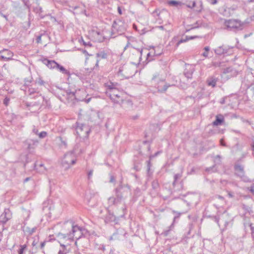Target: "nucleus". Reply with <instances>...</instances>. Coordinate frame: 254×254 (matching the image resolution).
Instances as JSON below:
<instances>
[{"label":"nucleus","mask_w":254,"mask_h":254,"mask_svg":"<svg viewBox=\"0 0 254 254\" xmlns=\"http://www.w3.org/2000/svg\"><path fill=\"white\" fill-rule=\"evenodd\" d=\"M83 230L82 227L74 225L72 222L67 221L64 224L63 232L58 233L57 237L60 239H63L65 240H72L75 237L76 240H78L83 235Z\"/></svg>","instance_id":"obj_1"},{"label":"nucleus","mask_w":254,"mask_h":254,"mask_svg":"<svg viewBox=\"0 0 254 254\" xmlns=\"http://www.w3.org/2000/svg\"><path fill=\"white\" fill-rule=\"evenodd\" d=\"M116 197H110L108 199L110 205H116L127 198L131 194V190L128 185L120 184L115 190Z\"/></svg>","instance_id":"obj_2"},{"label":"nucleus","mask_w":254,"mask_h":254,"mask_svg":"<svg viewBox=\"0 0 254 254\" xmlns=\"http://www.w3.org/2000/svg\"><path fill=\"white\" fill-rule=\"evenodd\" d=\"M108 55L104 51H100L96 54L95 57H92L91 59L86 58L85 63L91 65L90 68H87L89 72L91 71H98L99 69V63L102 59H106Z\"/></svg>","instance_id":"obj_3"},{"label":"nucleus","mask_w":254,"mask_h":254,"mask_svg":"<svg viewBox=\"0 0 254 254\" xmlns=\"http://www.w3.org/2000/svg\"><path fill=\"white\" fill-rule=\"evenodd\" d=\"M234 169L235 176L240 178L245 182H251L250 179L246 175L244 165L239 163H236L234 166Z\"/></svg>","instance_id":"obj_4"},{"label":"nucleus","mask_w":254,"mask_h":254,"mask_svg":"<svg viewBox=\"0 0 254 254\" xmlns=\"http://www.w3.org/2000/svg\"><path fill=\"white\" fill-rule=\"evenodd\" d=\"M106 94L110 97L111 100L115 103H119L123 100L121 94V93L115 88L109 86V90Z\"/></svg>","instance_id":"obj_5"},{"label":"nucleus","mask_w":254,"mask_h":254,"mask_svg":"<svg viewBox=\"0 0 254 254\" xmlns=\"http://www.w3.org/2000/svg\"><path fill=\"white\" fill-rule=\"evenodd\" d=\"M76 159L74 156V154L70 152L66 153L63 158L62 162V164L65 169H67L70 167V166L75 163Z\"/></svg>","instance_id":"obj_6"},{"label":"nucleus","mask_w":254,"mask_h":254,"mask_svg":"<svg viewBox=\"0 0 254 254\" xmlns=\"http://www.w3.org/2000/svg\"><path fill=\"white\" fill-rule=\"evenodd\" d=\"M127 29V24L125 22L121 20L117 19L114 21L112 25V31L117 32L121 35L125 32Z\"/></svg>","instance_id":"obj_7"},{"label":"nucleus","mask_w":254,"mask_h":254,"mask_svg":"<svg viewBox=\"0 0 254 254\" xmlns=\"http://www.w3.org/2000/svg\"><path fill=\"white\" fill-rule=\"evenodd\" d=\"M225 25L230 30H239L243 29V24L238 20L230 19L225 22Z\"/></svg>","instance_id":"obj_8"},{"label":"nucleus","mask_w":254,"mask_h":254,"mask_svg":"<svg viewBox=\"0 0 254 254\" xmlns=\"http://www.w3.org/2000/svg\"><path fill=\"white\" fill-rule=\"evenodd\" d=\"M233 47L226 45L219 46L214 50L215 53L217 55H230L232 54Z\"/></svg>","instance_id":"obj_9"},{"label":"nucleus","mask_w":254,"mask_h":254,"mask_svg":"<svg viewBox=\"0 0 254 254\" xmlns=\"http://www.w3.org/2000/svg\"><path fill=\"white\" fill-rule=\"evenodd\" d=\"M76 124V130L77 134L79 136L82 135L84 137H87L90 132L88 127L83 124H79L78 122Z\"/></svg>","instance_id":"obj_10"},{"label":"nucleus","mask_w":254,"mask_h":254,"mask_svg":"<svg viewBox=\"0 0 254 254\" xmlns=\"http://www.w3.org/2000/svg\"><path fill=\"white\" fill-rule=\"evenodd\" d=\"M13 53L7 50L4 49L0 51V60L3 61H9L12 60Z\"/></svg>","instance_id":"obj_11"},{"label":"nucleus","mask_w":254,"mask_h":254,"mask_svg":"<svg viewBox=\"0 0 254 254\" xmlns=\"http://www.w3.org/2000/svg\"><path fill=\"white\" fill-rule=\"evenodd\" d=\"M12 214L9 209H5L3 212L0 216V222L2 224L6 223L11 218Z\"/></svg>","instance_id":"obj_12"},{"label":"nucleus","mask_w":254,"mask_h":254,"mask_svg":"<svg viewBox=\"0 0 254 254\" xmlns=\"http://www.w3.org/2000/svg\"><path fill=\"white\" fill-rule=\"evenodd\" d=\"M215 164L210 167L206 168L205 169V171L208 173L211 172H216L217 171V169L216 168V166L217 164H219L221 163V157L219 155H217L215 157L214 160Z\"/></svg>","instance_id":"obj_13"},{"label":"nucleus","mask_w":254,"mask_h":254,"mask_svg":"<svg viewBox=\"0 0 254 254\" xmlns=\"http://www.w3.org/2000/svg\"><path fill=\"white\" fill-rule=\"evenodd\" d=\"M194 71V68L191 65H188L184 71V75L188 79H191L192 75Z\"/></svg>","instance_id":"obj_14"},{"label":"nucleus","mask_w":254,"mask_h":254,"mask_svg":"<svg viewBox=\"0 0 254 254\" xmlns=\"http://www.w3.org/2000/svg\"><path fill=\"white\" fill-rule=\"evenodd\" d=\"M43 63L46 64L49 68L56 69L58 65V63L54 60H49L48 59H44L43 61Z\"/></svg>","instance_id":"obj_15"},{"label":"nucleus","mask_w":254,"mask_h":254,"mask_svg":"<svg viewBox=\"0 0 254 254\" xmlns=\"http://www.w3.org/2000/svg\"><path fill=\"white\" fill-rule=\"evenodd\" d=\"M125 234V233L122 230H118L110 237V240H120L124 237Z\"/></svg>","instance_id":"obj_16"},{"label":"nucleus","mask_w":254,"mask_h":254,"mask_svg":"<svg viewBox=\"0 0 254 254\" xmlns=\"http://www.w3.org/2000/svg\"><path fill=\"white\" fill-rule=\"evenodd\" d=\"M224 122V118L221 115L216 116L215 120L212 123L214 126L221 125Z\"/></svg>","instance_id":"obj_17"},{"label":"nucleus","mask_w":254,"mask_h":254,"mask_svg":"<svg viewBox=\"0 0 254 254\" xmlns=\"http://www.w3.org/2000/svg\"><path fill=\"white\" fill-rule=\"evenodd\" d=\"M218 80V78L214 76H210L207 79V84L209 86H211L212 87H214L216 86V84Z\"/></svg>","instance_id":"obj_18"},{"label":"nucleus","mask_w":254,"mask_h":254,"mask_svg":"<svg viewBox=\"0 0 254 254\" xmlns=\"http://www.w3.org/2000/svg\"><path fill=\"white\" fill-rule=\"evenodd\" d=\"M34 168L41 173H44L46 171V168L44 166V164L42 163L38 164V163H35L34 164Z\"/></svg>","instance_id":"obj_19"},{"label":"nucleus","mask_w":254,"mask_h":254,"mask_svg":"<svg viewBox=\"0 0 254 254\" xmlns=\"http://www.w3.org/2000/svg\"><path fill=\"white\" fill-rule=\"evenodd\" d=\"M33 11L36 13H38L41 18H43L45 16V15L42 14L43 10L42 8L39 6V3L37 4L36 7L33 8Z\"/></svg>","instance_id":"obj_20"},{"label":"nucleus","mask_w":254,"mask_h":254,"mask_svg":"<svg viewBox=\"0 0 254 254\" xmlns=\"http://www.w3.org/2000/svg\"><path fill=\"white\" fill-rule=\"evenodd\" d=\"M56 69H58L60 72L63 73V74L66 75H69V72L67 69H66L63 66L61 65L58 63V65L56 67Z\"/></svg>","instance_id":"obj_21"},{"label":"nucleus","mask_w":254,"mask_h":254,"mask_svg":"<svg viewBox=\"0 0 254 254\" xmlns=\"http://www.w3.org/2000/svg\"><path fill=\"white\" fill-rule=\"evenodd\" d=\"M167 3L170 6L178 7L181 5L182 2L175 0H169L167 1Z\"/></svg>","instance_id":"obj_22"},{"label":"nucleus","mask_w":254,"mask_h":254,"mask_svg":"<svg viewBox=\"0 0 254 254\" xmlns=\"http://www.w3.org/2000/svg\"><path fill=\"white\" fill-rule=\"evenodd\" d=\"M161 54L160 53H156L155 51H154L153 53L149 52L147 54V60L148 61V62L151 61L153 60L154 59L152 58L154 56H159Z\"/></svg>","instance_id":"obj_23"},{"label":"nucleus","mask_w":254,"mask_h":254,"mask_svg":"<svg viewBox=\"0 0 254 254\" xmlns=\"http://www.w3.org/2000/svg\"><path fill=\"white\" fill-rule=\"evenodd\" d=\"M171 85L170 84H165L164 85L163 87L162 88L160 85H157L156 86L158 89V91L160 92H164L167 90L168 88L170 87Z\"/></svg>","instance_id":"obj_24"},{"label":"nucleus","mask_w":254,"mask_h":254,"mask_svg":"<svg viewBox=\"0 0 254 254\" xmlns=\"http://www.w3.org/2000/svg\"><path fill=\"white\" fill-rule=\"evenodd\" d=\"M27 143L28 144V148L29 149H31L33 148L32 145L37 144L38 143V141L37 140L29 139L27 140Z\"/></svg>","instance_id":"obj_25"},{"label":"nucleus","mask_w":254,"mask_h":254,"mask_svg":"<svg viewBox=\"0 0 254 254\" xmlns=\"http://www.w3.org/2000/svg\"><path fill=\"white\" fill-rule=\"evenodd\" d=\"M152 81L156 82H158L159 81L161 82H163V79H161V78L159 77V74L158 73H156L153 76L152 78Z\"/></svg>","instance_id":"obj_26"},{"label":"nucleus","mask_w":254,"mask_h":254,"mask_svg":"<svg viewBox=\"0 0 254 254\" xmlns=\"http://www.w3.org/2000/svg\"><path fill=\"white\" fill-rule=\"evenodd\" d=\"M37 230V227H34L32 228H30L29 227H26L25 229V231L30 235H32Z\"/></svg>","instance_id":"obj_27"},{"label":"nucleus","mask_w":254,"mask_h":254,"mask_svg":"<svg viewBox=\"0 0 254 254\" xmlns=\"http://www.w3.org/2000/svg\"><path fill=\"white\" fill-rule=\"evenodd\" d=\"M35 83L40 86H45L46 83L42 79L41 77H39L36 79Z\"/></svg>","instance_id":"obj_28"},{"label":"nucleus","mask_w":254,"mask_h":254,"mask_svg":"<svg viewBox=\"0 0 254 254\" xmlns=\"http://www.w3.org/2000/svg\"><path fill=\"white\" fill-rule=\"evenodd\" d=\"M181 177H182L181 174H176L174 175V181L173 183V185L174 188L176 187V185L177 183V180L180 179Z\"/></svg>","instance_id":"obj_29"},{"label":"nucleus","mask_w":254,"mask_h":254,"mask_svg":"<svg viewBox=\"0 0 254 254\" xmlns=\"http://www.w3.org/2000/svg\"><path fill=\"white\" fill-rule=\"evenodd\" d=\"M27 246L26 245H20V249L18 250V254H23Z\"/></svg>","instance_id":"obj_30"},{"label":"nucleus","mask_w":254,"mask_h":254,"mask_svg":"<svg viewBox=\"0 0 254 254\" xmlns=\"http://www.w3.org/2000/svg\"><path fill=\"white\" fill-rule=\"evenodd\" d=\"M60 140L61 142L60 144L61 147H64V148H66L67 147L66 140L65 139H64L62 137H60Z\"/></svg>","instance_id":"obj_31"},{"label":"nucleus","mask_w":254,"mask_h":254,"mask_svg":"<svg viewBox=\"0 0 254 254\" xmlns=\"http://www.w3.org/2000/svg\"><path fill=\"white\" fill-rule=\"evenodd\" d=\"M188 41V39H187L186 38L185 39H181V40H179L177 43L176 44L175 48H177L180 44L184 42H186Z\"/></svg>","instance_id":"obj_32"},{"label":"nucleus","mask_w":254,"mask_h":254,"mask_svg":"<svg viewBox=\"0 0 254 254\" xmlns=\"http://www.w3.org/2000/svg\"><path fill=\"white\" fill-rule=\"evenodd\" d=\"M147 166V174L149 176H150L152 173L150 172V167H151V163L150 160H148L146 161Z\"/></svg>","instance_id":"obj_33"},{"label":"nucleus","mask_w":254,"mask_h":254,"mask_svg":"<svg viewBox=\"0 0 254 254\" xmlns=\"http://www.w3.org/2000/svg\"><path fill=\"white\" fill-rule=\"evenodd\" d=\"M47 134H48V133H47V132L46 131H43L41 132L40 133H38V135L39 138H44L46 136H47Z\"/></svg>","instance_id":"obj_34"},{"label":"nucleus","mask_w":254,"mask_h":254,"mask_svg":"<svg viewBox=\"0 0 254 254\" xmlns=\"http://www.w3.org/2000/svg\"><path fill=\"white\" fill-rule=\"evenodd\" d=\"M93 174V170L91 169L87 172V179L88 181H90L92 178Z\"/></svg>","instance_id":"obj_35"},{"label":"nucleus","mask_w":254,"mask_h":254,"mask_svg":"<svg viewBox=\"0 0 254 254\" xmlns=\"http://www.w3.org/2000/svg\"><path fill=\"white\" fill-rule=\"evenodd\" d=\"M133 169L134 170H135L136 171H138L140 170L141 169V166H140V164L139 163H137V164H135L134 165V167H133Z\"/></svg>","instance_id":"obj_36"},{"label":"nucleus","mask_w":254,"mask_h":254,"mask_svg":"<svg viewBox=\"0 0 254 254\" xmlns=\"http://www.w3.org/2000/svg\"><path fill=\"white\" fill-rule=\"evenodd\" d=\"M9 101L10 99L6 97L3 100V103L5 106H7L9 105Z\"/></svg>","instance_id":"obj_37"},{"label":"nucleus","mask_w":254,"mask_h":254,"mask_svg":"<svg viewBox=\"0 0 254 254\" xmlns=\"http://www.w3.org/2000/svg\"><path fill=\"white\" fill-rule=\"evenodd\" d=\"M32 78L31 79H25L24 80V85L26 86H29L30 84L32 82Z\"/></svg>","instance_id":"obj_38"},{"label":"nucleus","mask_w":254,"mask_h":254,"mask_svg":"<svg viewBox=\"0 0 254 254\" xmlns=\"http://www.w3.org/2000/svg\"><path fill=\"white\" fill-rule=\"evenodd\" d=\"M61 246L63 247V250H60L59 252V254H66L67 251L64 249V245H61Z\"/></svg>","instance_id":"obj_39"},{"label":"nucleus","mask_w":254,"mask_h":254,"mask_svg":"<svg viewBox=\"0 0 254 254\" xmlns=\"http://www.w3.org/2000/svg\"><path fill=\"white\" fill-rule=\"evenodd\" d=\"M153 189H156L158 186V184L157 181H154L152 183Z\"/></svg>","instance_id":"obj_40"},{"label":"nucleus","mask_w":254,"mask_h":254,"mask_svg":"<svg viewBox=\"0 0 254 254\" xmlns=\"http://www.w3.org/2000/svg\"><path fill=\"white\" fill-rule=\"evenodd\" d=\"M32 132L36 135H38V129L35 127V126H33V128L32 129Z\"/></svg>","instance_id":"obj_41"},{"label":"nucleus","mask_w":254,"mask_h":254,"mask_svg":"<svg viewBox=\"0 0 254 254\" xmlns=\"http://www.w3.org/2000/svg\"><path fill=\"white\" fill-rule=\"evenodd\" d=\"M28 92L29 93V94H33L34 93L36 92V90L34 88H29L28 90Z\"/></svg>","instance_id":"obj_42"},{"label":"nucleus","mask_w":254,"mask_h":254,"mask_svg":"<svg viewBox=\"0 0 254 254\" xmlns=\"http://www.w3.org/2000/svg\"><path fill=\"white\" fill-rule=\"evenodd\" d=\"M210 3L212 4H215L217 2V0H207Z\"/></svg>","instance_id":"obj_43"},{"label":"nucleus","mask_w":254,"mask_h":254,"mask_svg":"<svg viewBox=\"0 0 254 254\" xmlns=\"http://www.w3.org/2000/svg\"><path fill=\"white\" fill-rule=\"evenodd\" d=\"M130 39H131V38H129V39H128L127 43L126 46L124 48V51H125L127 47H129L130 46V42L129 41V40H130Z\"/></svg>","instance_id":"obj_44"},{"label":"nucleus","mask_w":254,"mask_h":254,"mask_svg":"<svg viewBox=\"0 0 254 254\" xmlns=\"http://www.w3.org/2000/svg\"><path fill=\"white\" fill-rule=\"evenodd\" d=\"M193 224L192 223H190L189 225V231L188 232V234H190V232L191 231V230L193 228Z\"/></svg>","instance_id":"obj_45"},{"label":"nucleus","mask_w":254,"mask_h":254,"mask_svg":"<svg viewBox=\"0 0 254 254\" xmlns=\"http://www.w3.org/2000/svg\"><path fill=\"white\" fill-rule=\"evenodd\" d=\"M187 39H188V41L190 40H192V39H194L196 38L197 37V36H186V37Z\"/></svg>","instance_id":"obj_46"},{"label":"nucleus","mask_w":254,"mask_h":254,"mask_svg":"<svg viewBox=\"0 0 254 254\" xmlns=\"http://www.w3.org/2000/svg\"><path fill=\"white\" fill-rule=\"evenodd\" d=\"M201 55L204 57V58H207L208 56V52H207L206 51H204Z\"/></svg>","instance_id":"obj_47"},{"label":"nucleus","mask_w":254,"mask_h":254,"mask_svg":"<svg viewBox=\"0 0 254 254\" xmlns=\"http://www.w3.org/2000/svg\"><path fill=\"white\" fill-rule=\"evenodd\" d=\"M115 180H116L115 178L113 176H111L110 182L114 183L115 182Z\"/></svg>","instance_id":"obj_48"},{"label":"nucleus","mask_w":254,"mask_h":254,"mask_svg":"<svg viewBox=\"0 0 254 254\" xmlns=\"http://www.w3.org/2000/svg\"><path fill=\"white\" fill-rule=\"evenodd\" d=\"M195 2L194 1H193L191 3V4H189L188 5V6L190 8H193L195 6Z\"/></svg>","instance_id":"obj_49"},{"label":"nucleus","mask_w":254,"mask_h":254,"mask_svg":"<svg viewBox=\"0 0 254 254\" xmlns=\"http://www.w3.org/2000/svg\"><path fill=\"white\" fill-rule=\"evenodd\" d=\"M250 227L251 230V234H253V232L254 233V227L253 226V224H250Z\"/></svg>","instance_id":"obj_50"},{"label":"nucleus","mask_w":254,"mask_h":254,"mask_svg":"<svg viewBox=\"0 0 254 254\" xmlns=\"http://www.w3.org/2000/svg\"><path fill=\"white\" fill-rule=\"evenodd\" d=\"M220 183L221 184L223 185H225L227 184V183H228L227 181L225 180H221L220 181Z\"/></svg>","instance_id":"obj_51"},{"label":"nucleus","mask_w":254,"mask_h":254,"mask_svg":"<svg viewBox=\"0 0 254 254\" xmlns=\"http://www.w3.org/2000/svg\"><path fill=\"white\" fill-rule=\"evenodd\" d=\"M228 195L230 198H233L234 196L233 193L230 191H228Z\"/></svg>","instance_id":"obj_52"},{"label":"nucleus","mask_w":254,"mask_h":254,"mask_svg":"<svg viewBox=\"0 0 254 254\" xmlns=\"http://www.w3.org/2000/svg\"><path fill=\"white\" fill-rule=\"evenodd\" d=\"M41 37H42V35H39L37 37V43H40L41 41Z\"/></svg>","instance_id":"obj_53"},{"label":"nucleus","mask_w":254,"mask_h":254,"mask_svg":"<svg viewBox=\"0 0 254 254\" xmlns=\"http://www.w3.org/2000/svg\"><path fill=\"white\" fill-rule=\"evenodd\" d=\"M46 243V241H44L42 242L40 244V249H42L44 247L45 244Z\"/></svg>","instance_id":"obj_54"},{"label":"nucleus","mask_w":254,"mask_h":254,"mask_svg":"<svg viewBox=\"0 0 254 254\" xmlns=\"http://www.w3.org/2000/svg\"><path fill=\"white\" fill-rule=\"evenodd\" d=\"M139 117V116L136 115L135 116H131L130 117V118L133 120H136Z\"/></svg>","instance_id":"obj_55"},{"label":"nucleus","mask_w":254,"mask_h":254,"mask_svg":"<svg viewBox=\"0 0 254 254\" xmlns=\"http://www.w3.org/2000/svg\"><path fill=\"white\" fill-rule=\"evenodd\" d=\"M220 144H221V145L223 146H226V144L225 143V142H224V140H223V139H221L220 140Z\"/></svg>","instance_id":"obj_56"},{"label":"nucleus","mask_w":254,"mask_h":254,"mask_svg":"<svg viewBox=\"0 0 254 254\" xmlns=\"http://www.w3.org/2000/svg\"><path fill=\"white\" fill-rule=\"evenodd\" d=\"M156 28H158L162 30H166L164 26H159L156 27Z\"/></svg>","instance_id":"obj_57"},{"label":"nucleus","mask_w":254,"mask_h":254,"mask_svg":"<svg viewBox=\"0 0 254 254\" xmlns=\"http://www.w3.org/2000/svg\"><path fill=\"white\" fill-rule=\"evenodd\" d=\"M221 64V63H217L215 62L213 64V65L215 66H220Z\"/></svg>","instance_id":"obj_58"},{"label":"nucleus","mask_w":254,"mask_h":254,"mask_svg":"<svg viewBox=\"0 0 254 254\" xmlns=\"http://www.w3.org/2000/svg\"><path fill=\"white\" fill-rule=\"evenodd\" d=\"M179 190H182L183 189V184L182 183L178 184Z\"/></svg>","instance_id":"obj_59"},{"label":"nucleus","mask_w":254,"mask_h":254,"mask_svg":"<svg viewBox=\"0 0 254 254\" xmlns=\"http://www.w3.org/2000/svg\"><path fill=\"white\" fill-rule=\"evenodd\" d=\"M250 191L252 193L254 194V186L251 187Z\"/></svg>","instance_id":"obj_60"},{"label":"nucleus","mask_w":254,"mask_h":254,"mask_svg":"<svg viewBox=\"0 0 254 254\" xmlns=\"http://www.w3.org/2000/svg\"><path fill=\"white\" fill-rule=\"evenodd\" d=\"M204 51H206L207 52H208L209 50H210V48L208 46H206V47H205L204 48Z\"/></svg>","instance_id":"obj_61"},{"label":"nucleus","mask_w":254,"mask_h":254,"mask_svg":"<svg viewBox=\"0 0 254 254\" xmlns=\"http://www.w3.org/2000/svg\"><path fill=\"white\" fill-rule=\"evenodd\" d=\"M118 11L120 14H122L121 8L119 6L118 7Z\"/></svg>","instance_id":"obj_62"},{"label":"nucleus","mask_w":254,"mask_h":254,"mask_svg":"<svg viewBox=\"0 0 254 254\" xmlns=\"http://www.w3.org/2000/svg\"><path fill=\"white\" fill-rule=\"evenodd\" d=\"M83 44L85 45V46H89V47H91L92 46V44L90 43V42H88L87 43H85V42H84L83 43Z\"/></svg>","instance_id":"obj_63"},{"label":"nucleus","mask_w":254,"mask_h":254,"mask_svg":"<svg viewBox=\"0 0 254 254\" xmlns=\"http://www.w3.org/2000/svg\"><path fill=\"white\" fill-rule=\"evenodd\" d=\"M31 179V178L30 177H27L26 178H25L24 180V183H26V182H27L28 181H29Z\"/></svg>","instance_id":"obj_64"}]
</instances>
